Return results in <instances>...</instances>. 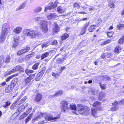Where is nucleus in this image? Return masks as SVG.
<instances>
[{
  "instance_id": "1",
  "label": "nucleus",
  "mask_w": 124,
  "mask_h": 124,
  "mask_svg": "<svg viewBox=\"0 0 124 124\" xmlns=\"http://www.w3.org/2000/svg\"><path fill=\"white\" fill-rule=\"evenodd\" d=\"M37 115L38 116L33 120L34 121L41 119L42 117H43L46 120L54 122L56 121L57 119L60 118V116L59 115L56 117H53L52 116L46 113H42L39 112L37 113Z\"/></svg>"
},
{
  "instance_id": "2",
  "label": "nucleus",
  "mask_w": 124,
  "mask_h": 124,
  "mask_svg": "<svg viewBox=\"0 0 124 124\" xmlns=\"http://www.w3.org/2000/svg\"><path fill=\"white\" fill-rule=\"evenodd\" d=\"M23 33L25 36H28L32 39L35 38L36 37H40L42 35L39 31L30 29H24L23 31Z\"/></svg>"
},
{
  "instance_id": "3",
  "label": "nucleus",
  "mask_w": 124,
  "mask_h": 124,
  "mask_svg": "<svg viewBox=\"0 0 124 124\" xmlns=\"http://www.w3.org/2000/svg\"><path fill=\"white\" fill-rule=\"evenodd\" d=\"M6 25V24H4L3 25L2 28V32L0 37V42L1 43H3L5 41L6 36L8 33Z\"/></svg>"
},
{
  "instance_id": "4",
  "label": "nucleus",
  "mask_w": 124,
  "mask_h": 124,
  "mask_svg": "<svg viewBox=\"0 0 124 124\" xmlns=\"http://www.w3.org/2000/svg\"><path fill=\"white\" fill-rule=\"evenodd\" d=\"M48 22L46 21H42L40 23V27L42 31L44 33H46L48 31L47 24Z\"/></svg>"
},
{
  "instance_id": "5",
  "label": "nucleus",
  "mask_w": 124,
  "mask_h": 124,
  "mask_svg": "<svg viewBox=\"0 0 124 124\" xmlns=\"http://www.w3.org/2000/svg\"><path fill=\"white\" fill-rule=\"evenodd\" d=\"M89 108L87 106H82L80 105L79 106L78 111L81 114H87L88 113Z\"/></svg>"
},
{
  "instance_id": "6",
  "label": "nucleus",
  "mask_w": 124,
  "mask_h": 124,
  "mask_svg": "<svg viewBox=\"0 0 124 124\" xmlns=\"http://www.w3.org/2000/svg\"><path fill=\"white\" fill-rule=\"evenodd\" d=\"M68 103L66 101H63L61 103V105L62 107V111L65 112L66 109H69V107L68 105Z\"/></svg>"
},
{
  "instance_id": "7",
  "label": "nucleus",
  "mask_w": 124,
  "mask_h": 124,
  "mask_svg": "<svg viewBox=\"0 0 124 124\" xmlns=\"http://www.w3.org/2000/svg\"><path fill=\"white\" fill-rule=\"evenodd\" d=\"M30 50V47H27L26 48L21 49L18 51L17 52V54L18 55H20L22 54H24L28 52Z\"/></svg>"
},
{
  "instance_id": "8",
  "label": "nucleus",
  "mask_w": 124,
  "mask_h": 124,
  "mask_svg": "<svg viewBox=\"0 0 124 124\" xmlns=\"http://www.w3.org/2000/svg\"><path fill=\"white\" fill-rule=\"evenodd\" d=\"M19 39V36L16 37L14 38V41L13 42V45L12 47L13 48H15L18 45Z\"/></svg>"
},
{
  "instance_id": "9",
  "label": "nucleus",
  "mask_w": 124,
  "mask_h": 124,
  "mask_svg": "<svg viewBox=\"0 0 124 124\" xmlns=\"http://www.w3.org/2000/svg\"><path fill=\"white\" fill-rule=\"evenodd\" d=\"M101 104V102L97 101L94 103L93 106L99 110L101 111L102 109V108L100 107Z\"/></svg>"
},
{
  "instance_id": "10",
  "label": "nucleus",
  "mask_w": 124,
  "mask_h": 124,
  "mask_svg": "<svg viewBox=\"0 0 124 124\" xmlns=\"http://www.w3.org/2000/svg\"><path fill=\"white\" fill-rule=\"evenodd\" d=\"M113 107L111 109V110L112 111H115L118 108V102L116 101L112 103Z\"/></svg>"
},
{
  "instance_id": "11",
  "label": "nucleus",
  "mask_w": 124,
  "mask_h": 124,
  "mask_svg": "<svg viewBox=\"0 0 124 124\" xmlns=\"http://www.w3.org/2000/svg\"><path fill=\"white\" fill-rule=\"evenodd\" d=\"M44 72V70H42L37 74L36 78V81H38L40 80Z\"/></svg>"
},
{
  "instance_id": "12",
  "label": "nucleus",
  "mask_w": 124,
  "mask_h": 124,
  "mask_svg": "<svg viewBox=\"0 0 124 124\" xmlns=\"http://www.w3.org/2000/svg\"><path fill=\"white\" fill-rule=\"evenodd\" d=\"M58 16H59L56 15V14L51 13L47 16V17L48 19L51 20L52 19H54Z\"/></svg>"
},
{
  "instance_id": "13",
  "label": "nucleus",
  "mask_w": 124,
  "mask_h": 124,
  "mask_svg": "<svg viewBox=\"0 0 124 124\" xmlns=\"http://www.w3.org/2000/svg\"><path fill=\"white\" fill-rule=\"evenodd\" d=\"M58 2L57 0H56L54 3L51 2L48 5L51 7L52 9H53L57 7Z\"/></svg>"
},
{
  "instance_id": "14",
  "label": "nucleus",
  "mask_w": 124,
  "mask_h": 124,
  "mask_svg": "<svg viewBox=\"0 0 124 124\" xmlns=\"http://www.w3.org/2000/svg\"><path fill=\"white\" fill-rule=\"evenodd\" d=\"M42 98V96L41 94L39 93H37L35 97L34 100L35 101L38 102L41 100Z\"/></svg>"
},
{
  "instance_id": "15",
  "label": "nucleus",
  "mask_w": 124,
  "mask_h": 124,
  "mask_svg": "<svg viewBox=\"0 0 124 124\" xmlns=\"http://www.w3.org/2000/svg\"><path fill=\"white\" fill-rule=\"evenodd\" d=\"M28 104L24 103L18 109V112H21L24 110L28 105Z\"/></svg>"
},
{
  "instance_id": "16",
  "label": "nucleus",
  "mask_w": 124,
  "mask_h": 124,
  "mask_svg": "<svg viewBox=\"0 0 124 124\" xmlns=\"http://www.w3.org/2000/svg\"><path fill=\"white\" fill-rule=\"evenodd\" d=\"M10 56L9 54L4 55V62L5 63H8L10 62Z\"/></svg>"
},
{
  "instance_id": "17",
  "label": "nucleus",
  "mask_w": 124,
  "mask_h": 124,
  "mask_svg": "<svg viewBox=\"0 0 124 124\" xmlns=\"http://www.w3.org/2000/svg\"><path fill=\"white\" fill-rule=\"evenodd\" d=\"M22 30V28L21 27H17L14 29L13 32L16 34H19L21 32Z\"/></svg>"
},
{
  "instance_id": "18",
  "label": "nucleus",
  "mask_w": 124,
  "mask_h": 124,
  "mask_svg": "<svg viewBox=\"0 0 124 124\" xmlns=\"http://www.w3.org/2000/svg\"><path fill=\"white\" fill-rule=\"evenodd\" d=\"M66 8L63 7H59L57 8V11L60 13H63L65 11Z\"/></svg>"
},
{
  "instance_id": "19",
  "label": "nucleus",
  "mask_w": 124,
  "mask_h": 124,
  "mask_svg": "<svg viewBox=\"0 0 124 124\" xmlns=\"http://www.w3.org/2000/svg\"><path fill=\"white\" fill-rule=\"evenodd\" d=\"M92 114L93 116L96 118L98 117L99 116L97 112V110L93 108L92 109Z\"/></svg>"
},
{
  "instance_id": "20",
  "label": "nucleus",
  "mask_w": 124,
  "mask_h": 124,
  "mask_svg": "<svg viewBox=\"0 0 124 124\" xmlns=\"http://www.w3.org/2000/svg\"><path fill=\"white\" fill-rule=\"evenodd\" d=\"M13 85H9L5 89V92L7 93H9L13 89Z\"/></svg>"
},
{
  "instance_id": "21",
  "label": "nucleus",
  "mask_w": 124,
  "mask_h": 124,
  "mask_svg": "<svg viewBox=\"0 0 124 124\" xmlns=\"http://www.w3.org/2000/svg\"><path fill=\"white\" fill-rule=\"evenodd\" d=\"M14 72H15L14 70L13 69L11 70H8L5 72L4 74V76H6L7 75H9Z\"/></svg>"
},
{
  "instance_id": "22",
  "label": "nucleus",
  "mask_w": 124,
  "mask_h": 124,
  "mask_svg": "<svg viewBox=\"0 0 124 124\" xmlns=\"http://www.w3.org/2000/svg\"><path fill=\"white\" fill-rule=\"evenodd\" d=\"M50 54V52H46L43 54L41 57V59H43L48 57Z\"/></svg>"
},
{
  "instance_id": "23",
  "label": "nucleus",
  "mask_w": 124,
  "mask_h": 124,
  "mask_svg": "<svg viewBox=\"0 0 124 124\" xmlns=\"http://www.w3.org/2000/svg\"><path fill=\"white\" fill-rule=\"evenodd\" d=\"M18 74L16 73L13 75L10 76L8 78H7L6 79V82H8L12 78L14 77H15L18 75Z\"/></svg>"
},
{
  "instance_id": "24",
  "label": "nucleus",
  "mask_w": 124,
  "mask_h": 124,
  "mask_svg": "<svg viewBox=\"0 0 124 124\" xmlns=\"http://www.w3.org/2000/svg\"><path fill=\"white\" fill-rule=\"evenodd\" d=\"M122 48L121 47L119 46H117L115 48L114 50V52L116 53H118L120 51Z\"/></svg>"
},
{
  "instance_id": "25",
  "label": "nucleus",
  "mask_w": 124,
  "mask_h": 124,
  "mask_svg": "<svg viewBox=\"0 0 124 124\" xmlns=\"http://www.w3.org/2000/svg\"><path fill=\"white\" fill-rule=\"evenodd\" d=\"M28 114V113H26L25 112L23 113L19 117V119L20 120H21L26 117Z\"/></svg>"
},
{
  "instance_id": "26",
  "label": "nucleus",
  "mask_w": 124,
  "mask_h": 124,
  "mask_svg": "<svg viewBox=\"0 0 124 124\" xmlns=\"http://www.w3.org/2000/svg\"><path fill=\"white\" fill-rule=\"evenodd\" d=\"M54 30L56 32H57L60 31L58 25L56 24H55L54 25Z\"/></svg>"
},
{
  "instance_id": "27",
  "label": "nucleus",
  "mask_w": 124,
  "mask_h": 124,
  "mask_svg": "<svg viewBox=\"0 0 124 124\" xmlns=\"http://www.w3.org/2000/svg\"><path fill=\"white\" fill-rule=\"evenodd\" d=\"M105 96V94L104 93L101 92L99 94V99L101 100H102Z\"/></svg>"
},
{
  "instance_id": "28",
  "label": "nucleus",
  "mask_w": 124,
  "mask_h": 124,
  "mask_svg": "<svg viewBox=\"0 0 124 124\" xmlns=\"http://www.w3.org/2000/svg\"><path fill=\"white\" fill-rule=\"evenodd\" d=\"M32 113H31L25 119L26 123H27L29 121L31 120V118L32 117Z\"/></svg>"
},
{
  "instance_id": "29",
  "label": "nucleus",
  "mask_w": 124,
  "mask_h": 124,
  "mask_svg": "<svg viewBox=\"0 0 124 124\" xmlns=\"http://www.w3.org/2000/svg\"><path fill=\"white\" fill-rule=\"evenodd\" d=\"M62 90H59L54 95V96H57L58 95H60L62 94Z\"/></svg>"
},
{
  "instance_id": "30",
  "label": "nucleus",
  "mask_w": 124,
  "mask_h": 124,
  "mask_svg": "<svg viewBox=\"0 0 124 124\" xmlns=\"http://www.w3.org/2000/svg\"><path fill=\"white\" fill-rule=\"evenodd\" d=\"M69 109L72 110H75L76 109V107L75 105L70 104L69 107Z\"/></svg>"
},
{
  "instance_id": "31",
  "label": "nucleus",
  "mask_w": 124,
  "mask_h": 124,
  "mask_svg": "<svg viewBox=\"0 0 124 124\" xmlns=\"http://www.w3.org/2000/svg\"><path fill=\"white\" fill-rule=\"evenodd\" d=\"M69 37V35L67 34H65L62 35L61 37V39L63 40Z\"/></svg>"
},
{
  "instance_id": "32",
  "label": "nucleus",
  "mask_w": 124,
  "mask_h": 124,
  "mask_svg": "<svg viewBox=\"0 0 124 124\" xmlns=\"http://www.w3.org/2000/svg\"><path fill=\"white\" fill-rule=\"evenodd\" d=\"M26 74L28 75H29L31 73H32L33 71L32 70H30L28 69H26L25 70Z\"/></svg>"
},
{
  "instance_id": "33",
  "label": "nucleus",
  "mask_w": 124,
  "mask_h": 124,
  "mask_svg": "<svg viewBox=\"0 0 124 124\" xmlns=\"http://www.w3.org/2000/svg\"><path fill=\"white\" fill-rule=\"evenodd\" d=\"M111 41V39H108L107 41H105L103 42H102L101 44V45H106L108 43H110Z\"/></svg>"
},
{
  "instance_id": "34",
  "label": "nucleus",
  "mask_w": 124,
  "mask_h": 124,
  "mask_svg": "<svg viewBox=\"0 0 124 124\" xmlns=\"http://www.w3.org/2000/svg\"><path fill=\"white\" fill-rule=\"evenodd\" d=\"M94 26L93 25H92L89 27L88 31L89 32H92L94 31Z\"/></svg>"
},
{
  "instance_id": "35",
  "label": "nucleus",
  "mask_w": 124,
  "mask_h": 124,
  "mask_svg": "<svg viewBox=\"0 0 124 124\" xmlns=\"http://www.w3.org/2000/svg\"><path fill=\"white\" fill-rule=\"evenodd\" d=\"M39 64V63H37L35 64L32 67V69L33 70H36L38 68V66Z\"/></svg>"
},
{
  "instance_id": "36",
  "label": "nucleus",
  "mask_w": 124,
  "mask_h": 124,
  "mask_svg": "<svg viewBox=\"0 0 124 124\" xmlns=\"http://www.w3.org/2000/svg\"><path fill=\"white\" fill-rule=\"evenodd\" d=\"M4 55L0 56V63L2 64L4 61Z\"/></svg>"
},
{
  "instance_id": "37",
  "label": "nucleus",
  "mask_w": 124,
  "mask_h": 124,
  "mask_svg": "<svg viewBox=\"0 0 124 124\" xmlns=\"http://www.w3.org/2000/svg\"><path fill=\"white\" fill-rule=\"evenodd\" d=\"M21 66H20L18 65L15 67L13 68L15 72L18 71L20 69Z\"/></svg>"
},
{
  "instance_id": "38",
  "label": "nucleus",
  "mask_w": 124,
  "mask_h": 124,
  "mask_svg": "<svg viewBox=\"0 0 124 124\" xmlns=\"http://www.w3.org/2000/svg\"><path fill=\"white\" fill-rule=\"evenodd\" d=\"M42 9V8L40 7L36 8L34 10L35 12L37 13L39 12Z\"/></svg>"
},
{
  "instance_id": "39",
  "label": "nucleus",
  "mask_w": 124,
  "mask_h": 124,
  "mask_svg": "<svg viewBox=\"0 0 124 124\" xmlns=\"http://www.w3.org/2000/svg\"><path fill=\"white\" fill-rule=\"evenodd\" d=\"M64 60H62L60 58H57L56 60V62L58 63H62Z\"/></svg>"
},
{
  "instance_id": "40",
  "label": "nucleus",
  "mask_w": 124,
  "mask_h": 124,
  "mask_svg": "<svg viewBox=\"0 0 124 124\" xmlns=\"http://www.w3.org/2000/svg\"><path fill=\"white\" fill-rule=\"evenodd\" d=\"M124 41V36H122L119 39L118 42L119 43L121 44Z\"/></svg>"
},
{
  "instance_id": "41",
  "label": "nucleus",
  "mask_w": 124,
  "mask_h": 124,
  "mask_svg": "<svg viewBox=\"0 0 124 124\" xmlns=\"http://www.w3.org/2000/svg\"><path fill=\"white\" fill-rule=\"evenodd\" d=\"M91 93L93 95H95L98 93V91L95 89H92L91 90Z\"/></svg>"
},
{
  "instance_id": "42",
  "label": "nucleus",
  "mask_w": 124,
  "mask_h": 124,
  "mask_svg": "<svg viewBox=\"0 0 124 124\" xmlns=\"http://www.w3.org/2000/svg\"><path fill=\"white\" fill-rule=\"evenodd\" d=\"M31 80L29 78V77L25 79V84L26 85V84L29 83L30 82Z\"/></svg>"
},
{
  "instance_id": "43",
  "label": "nucleus",
  "mask_w": 124,
  "mask_h": 124,
  "mask_svg": "<svg viewBox=\"0 0 124 124\" xmlns=\"http://www.w3.org/2000/svg\"><path fill=\"white\" fill-rule=\"evenodd\" d=\"M114 33V32L112 31L111 32H107V34L109 37H111L113 36Z\"/></svg>"
},
{
  "instance_id": "44",
  "label": "nucleus",
  "mask_w": 124,
  "mask_h": 124,
  "mask_svg": "<svg viewBox=\"0 0 124 124\" xmlns=\"http://www.w3.org/2000/svg\"><path fill=\"white\" fill-rule=\"evenodd\" d=\"M10 104L11 103L10 101H8L6 102H5V105H4L3 106L5 108H6L10 105Z\"/></svg>"
},
{
  "instance_id": "45",
  "label": "nucleus",
  "mask_w": 124,
  "mask_h": 124,
  "mask_svg": "<svg viewBox=\"0 0 124 124\" xmlns=\"http://www.w3.org/2000/svg\"><path fill=\"white\" fill-rule=\"evenodd\" d=\"M73 6L74 8H80V5L76 3H74Z\"/></svg>"
},
{
  "instance_id": "46",
  "label": "nucleus",
  "mask_w": 124,
  "mask_h": 124,
  "mask_svg": "<svg viewBox=\"0 0 124 124\" xmlns=\"http://www.w3.org/2000/svg\"><path fill=\"white\" fill-rule=\"evenodd\" d=\"M16 102L13 103L10 107V109H14V108L16 106Z\"/></svg>"
},
{
  "instance_id": "47",
  "label": "nucleus",
  "mask_w": 124,
  "mask_h": 124,
  "mask_svg": "<svg viewBox=\"0 0 124 124\" xmlns=\"http://www.w3.org/2000/svg\"><path fill=\"white\" fill-rule=\"evenodd\" d=\"M117 27L119 29H120L122 28H124V24L118 25H117Z\"/></svg>"
},
{
  "instance_id": "48",
  "label": "nucleus",
  "mask_w": 124,
  "mask_h": 124,
  "mask_svg": "<svg viewBox=\"0 0 124 124\" xmlns=\"http://www.w3.org/2000/svg\"><path fill=\"white\" fill-rule=\"evenodd\" d=\"M26 6L25 4L24 3L23 4L21 5L19 7V9H21L23 8Z\"/></svg>"
},
{
  "instance_id": "49",
  "label": "nucleus",
  "mask_w": 124,
  "mask_h": 124,
  "mask_svg": "<svg viewBox=\"0 0 124 124\" xmlns=\"http://www.w3.org/2000/svg\"><path fill=\"white\" fill-rule=\"evenodd\" d=\"M100 85L102 89H105L106 88V87L105 85L101 83L100 84Z\"/></svg>"
},
{
  "instance_id": "50",
  "label": "nucleus",
  "mask_w": 124,
  "mask_h": 124,
  "mask_svg": "<svg viewBox=\"0 0 124 124\" xmlns=\"http://www.w3.org/2000/svg\"><path fill=\"white\" fill-rule=\"evenodd\" d=\"M49 44L48 43H46L42 44L41 45L42 48L46 47L48 46Z\"/></svg>"
},
{
  "instance_id": "51",
  "label": "nucleus",
  "mask_w": 124,
  "mask_h": 124,
  "mask_svg": "<svg viewBox=\"0 0 124 124\" xmlns=\"http://www.w3.org/2000/svg\"><path fill=\"white\" fill-rule=\"evenodd\" d=\"M86 30L85 29L83 28L82 29V31H81L80 33V35H82L84 34Z\"/></svg>"
},
{
  "instance_id": "52",
  "label": "nucleus",
  "mask_w": 124,
  "mask_h": 124,
  "mask_svg": "<svg viewBox=\"0 0 124 124\" xmlns=\"http://www.w3.org/2000/svg\"><path fill=\"white\" fill-rule=\"evenodd\" d=\"M51 9H52L51 8L50 6L48 5V6L46 7L45 8V11L46 12L48 10H51Z\"/></svg>"
},
{
  "instance_id": "53",
  "label": "nucleus",
  "mask_w": 124,
  "mask_h": 124,
  "mask_svg": "<svg viewBox=\"0 0 124 124\" xmlns=\"http://www.w3.org/2000/svg\"><path fill=\"white\" fill-rule=\"evenodd\" d=\"M42 17H37L35 18V20L36 21H39L42 19Z\"/></svg>"
},
{
  "instance_id": "54",
  "label": "nucleus",
  "mask_w": 124,
  "mask_h": 124,
  "mask_svg": "<svg viewBox=\"0 0 124 124\" xmlns=\"http://www.w3.org/2000/svg\"><path fill=\"white\" fill-rule=\"evenodd\" d=\"M27 99L26 96H25L21 100V102L23 103Z\"/></svg>"
},
{
  "instance_id": "55",
  "label": "nucleus",
  "mask_w": 124,
  "mask_h": 124,
  "mask_svg": "<svg viewBox=\"0 0 124 124\" xmlns=\"http://www.w3.org/2000/svg\"><path fill=\"white\" fill-rule=\"evenodd\" d=\"M46 123V121L45 120L41 121L38 122V124H44Z\"/></svg>"
},
{
  "instance_id": "56",
  "label": "nucleus",
  "mask_w": 124,
  "mask_h": 124,
  "mask_svg": "<svg viewBox=\"0 0 124 124\" xmlns=\"http://www.w3.org/2000/svg\"><path fill=\"white\" fill-rule=\"evenodd\" d=\"M109 6L112 8H114L115 7L114 4L113 3H109Z\"/></svg>"
},
{
  "instance_id": "57",
  "label": "nucleus",
  "mask_w": 124,
  "mask_h": 124,
  "mask_svg": "<svg viewBox=\"0 0 124 124\" xmlns=\"http://www.w3.org/2000/svg\"><path fill=\"white\" fill-rule=\"evenodd\" d=\"M59 75L60 74L59 73H53L52 74V75L53 76L55 77H56L57 76H59Z\"/></svg>"
},
{
  "instance_id": "58",
  "label": "nucleus",
  "mask_w": 124,
  "mask_h": 124,
  "mask_svg": "<svg viewBox=\"0 0 124 124\" xmlns=\"http://www.w3.org/2000/svg\"><path fill=\"white\" fill-rule=\"evenodd\" d=\"M32 109V108H30L28 109L27 111L25 112L26 113H28V114L31 112V110Z\"/></svg>"
},
{
  "instance_id": "59",
  "label": "nucleus",
  "mask_w": 124,
  "mask_h": 124,
  "mask_svg": "<svg viewBox=\"0 0 124 124\" xmlns=\"http://www.w3.org/2000/svg\"><path fill=\"white\" fill-rule=\"evenodd\" d=\"M35 75L34 74H32L29 77V78H30L31 80L34 77Z\"/></svg>"
},
{
  "instance_id": "60",
  "label": "nucleus",
  "mask_w": 124,
  "mask_h": 124,
  "mask_svg": "<svg viewBox=\"0 0 124 124\" xmlns=\"http://www.w3.org/2000/svg\"><path fill=\"white\" fill-rule=\"evenodd\" d=\"M57 43V42L56 40H54L51 43V44L52 45H55Z\"/></svg>"
},
{
  "instance_id": "61",
  "label": "nucleus",
  "mask_w": 124,
  "mask_h": 124,
  "mask_svg": "<svg viewBox=\"0 0 124 124\" xmlns=\"http://www.w3.org/2000/svg\"><path fill=\"white\" fill-rule=\"evenodd\" d=\"M34 53L32 52L31 54L28 55V57H32L34 55Z\"/></svg>"
},
{
  "instance_id": "62",
  "label": "nucleus",
  "mask_w": 124,
  "mask_h": 124,
  "mask_svg": "<svg viewBox=\"0 0 124 124\" xmlns=\"http://www.w3.org/2000/svg\"><path fill=\"white\" fill-rule=\"evenodd\" d=\"M88 26H89L88 24H85L84 27L83 28L85 29L86 30V29Z\"/></svg>"
},
{
  "instance_id": "63",
  "label": "nucleus",
  "mask_w": 124,
  "mask_h": 124,
  "mask_svg": "<svg viewBox=\"0 0 124 124\" xmlns=\"http://www.w3.org/2000/svg\"><path fill=\"white\" fill-rule=\"evenodd\" d=\"M105 77L106 78V80H109L110 79V78L108 76H105Z\"/></svg>"
},
{
  "instance_id": "64",
  "label": "nucleus",
  "mask_w": 124,
  "mask_h": 124,
  "mask_svg": "<svg viewBox=\"0 0 124 124\" xmlns=\"http://www.w3.org/2000/svg\"><path fill=\"white\" fill-rule=\"evenodd\" d=\"M19 70H20V71L21 72H22V71H23L24 69H23V68H22L21 66L20 69H19Z\"/></svg>"
}]
</instances>
